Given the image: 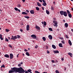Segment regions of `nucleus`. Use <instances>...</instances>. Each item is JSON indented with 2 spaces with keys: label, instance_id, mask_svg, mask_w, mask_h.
I'll list each match as a JSON object with an SVG mask.
<instances>
[{
  "label": "nucleus",
  "instance_id": "62",
  "mask_svg": "<svg viewBox=\"0 0 73 73\" xmlns=\"http://www.w3.org/2000/svg\"><path fill=\"white\" fill-rule=\"evenodd\" d=\"M43 3H45L46 1H42Z\"/></svg>",
  "mask_w": 73,
  "mask_h": 73
},
{
  "label": "nucleus",
  "instance_id": "27",
  "mask_svg": "<svg viewBox=\"0 0 73 73\" xmlns=\"http://www.w3.org/2000/svg\"><path fill=\"white\" fill-rule=\"evenodd\" d=\"M26 54L27 56H29V55H30L29 53H28V52H27L26 53Z\"/></svg>",
  "mask_w": 73,
  "mask_h": 73
},
{
  "label": "nucleus",
  "instance_id": "22",
  "mask_svg": "<svg viewBox=\"0 0 73 73\" xmlns=\"http://www.w3.org/2000/svg\"><path fill=\"white\" fill-rule=\"evenodd\" d=\"M52 46L53 48V49H55L56 48V46H55L54 45L52 44Z\"/></svg>",
  "mask_w": 73,
  "mask_h": 73
},
{
  "label": "nucleus",
  "instance_id": "29",
  "mask_svg": "<svg viewBox=\"0 0 73 73\" xmlns=\"http://www.w3.org/2000/svg\"><path fill=\"white\" fill-rule=\"evenodd\" d=\"M42 39L43 40V41H45L46 40V38H45V37H42Z\"/></svg>",
  "mask_w": 73,
  "mask_h": 73
},
{
  "label": "nucleus",
  "instance_id": "43",
  "mask_svg": "<svg viewBox=\"0 0 73 73\" xmlns=\"http://www.w3.org/2000/svg\"><path fill=\"white\" fill-rule=\"evenodd\" d=\"M9 47H10V48H12V46H11V44H9Z\"/></svg>",
  "mask_w": 73,
  "mask_h": 73
},
{
  "label": "nucleus",
  "instance_id": "26",
  "mask_svg": "<svg viewBox=\"0 0 73 73\" xmlns=\"http://www.w3.org/2000/svg\"><path fill=\"white\" fill-rule=\"evenodd\" d=\"M46 12L47 14V15H49V11H48V10H46Z\"/></svg>",
  "mask_w": 73,
  "mask_h": 73
},
{
  "label": "nucleus",
  "instance_id": "38",
  "mask_svg": "<svg viewBox=\"0 0 73 73\" xmlns=\"http://www.w3.org/2000/svg\"><path fill=\"white\" fill-rule=\"evenodd\" d=\"M6 32H8L9 31H10L8 29H6Z\"/></svg>",
  "mask_w": 73,
  "mask_h": 73
},
{
  "label": "nucleus",
  "instance_id": "16",
  "mask_svg": "<svg viewBox=\"0 0 73 73\" xmlns=\"http://www.w3.org/2000/svg\"><path fill=\"white\" fill-rule=\"evenodd\" d=\"M64 26L66 28H67L68 27V24L66 23H65L64 24Z\"/></svg>",
  "mask_w": 73,
  "mask_h": 73
},
{
  "label": "nucleus",
  "instance_id": "17",
  "mask_svg": "<svg viewBox=\"0 0 73 73\" xmlns=\"http://www.w3.org/2000/svg\"><path fill=\"white\" fill-rule=\"evenodd\" d=\"M0 38L1 40H3L4 39V38L2 37V35L1 34L0 35Z\"/></svg>",
  "mask_w": 73,
  "mask_h": 73
},
{
  "label": "nucleus",
  "instance_id": "36",
  "mask_svg": "<svg viewBox=\"0 0 73 73\" xmlns=\"http://www.w3.org/2000/svg\"><path fill=\"white\" fill-rule=\"evenodd\" d=\"M5 40L6 41H7V42H8L9 40H8V39H7V38H6L5 39Z\"/></svg>",
  "mask_w": 73,
  "mask_h": 73
},
{
  "label": "nucleus",
  "instance_id": "3",
  "mask_svg": "<svg viewBox=\"0 0 73 73\" xmlns=\"http://www.w3.org/2000/svg\"><path fill=\"white\" fill-rule=\"evenodd\" d=\"M53 23L54 24V27H58V25L57 24H58V23H57V22L56 21H53Z\"/></svg>",
  "mask_w": 73,
  "mask_h": 73
},
{
  "label": "nucleus",
  "instance_id": "24",
  "mask_svg": "<svg viewBox=\"0 0 73 73\" xmlns=\"http://www.w3.org/2000/svg\"><path fill=\"white\" fill-rule=\"evenodd\" d=\"M59 46H60V47H61V48H62V47H63L62 43H59Z\"/></svg>",
  "mask_w": 73,
  "mask_h": 73
},
{
  "label": "nucleus",
  "instance_id": "53",
  "mask_svg": "<svg viewBox=\"0 0 73 73\" xmlns=\"http://www.w3.org/2000/svg\"><path fill=\"white\" fill-rule=\"evenodd\" d=\"M18 66H21V64H19L18 65Z\"/></svg>",
  "mask_w": 73,
  "mask_h": 73
},
{
  "label": "nucleus",
  "instance_id": "34",
  "mask_svg": "<svg viewBox=\"0 0 73 73\" xmlns=\"http://www.w3.org/2000/svg\"><path fill=\"white\" fill-rule=\"evenodd\" d=\"M24 17L26 18V19H29V17L28 16H25Z\"/></svg>",
  "mask_w": 73,
  "mask_h": 73
},
{
  "label": "nucleus",
  "instance_id": "32",
  "mask_svg": "<svg viewBox=\"0 0 73 73\" xmlns=\"http://www.w3.org/2000/svg\"><path fill=\"white\" fill-rule=\"evenodd\" d=\"M36 9L37 10V11H39V10H40V9L39 8L36 7Z\"/></svg>",
  "mask_w": 73,
  "mask_h": 73
},
{
  "label": "nucleus",
  "instance_id": "45",
  "mask_svg": "<svg viewBox=\"0 0 73 73\" xmlns=\"http://www.w3.org/2000/svg\"><path fill=\"white\" fill-rule=\"evenodd\" d=\"M37 48H38V45H36L35 46V48H36V49H37Z\"/></svg>",
  "mask_w": 73,
  "mask_h": 73
},
{
  "label": "nucleus",
  "instance_id": "60",
  "mask_svg": "<svg viewBox=\"0 0 73 73\" xmlns=\"http://www.w3.org/2000/svg\"><path fill=\"white\" fill-rule=\"evenodd\" d=\"M63 22H64V23H65V20H63Z\"/></svg>",
  "mask_w": 73,
  "mask_h": 73
},
{
  "label": "nucleus",
  "instance_id": "63",
  "mask_svg": "<svg viewBox=\"0 0 73 73\" xmlns=\"http://www.w3.org/2000/svg\"><path fill=\"white\" fill-rule=\"evenodd\" d=\"M23 64V62H21V64Z\"/></svg>",
  "mask_w": 73,
  "mask_h": 73
},
{
  "label": "nucleus",
  "instance_id": "9",
  "mask_svg": "<svg viewBox=\"0 0 73 73\" xmlns=\"http://www.w3.org/2000/svg\"><path fill=\"white\" fill-rule=\"evenodd\" d=\"M48 38L49 39H50V40H52V38H53V37H52V36L51 35H48Z\"/></svg>",
  "mask_w": 73,
  "mask_h": 73
},
{
  "label": "nucleus",
  "instance_id": "58",
  "mask_svg": "<svg viewBox=\"0 0 73 73\" xmlns=\"http://www.w3.org/2000/svg\"><path fill=\"white\" fill-rule=\"evenodd\" d=\"M42 10H44V7H42Z\"/></svg>",
  "mask_w": 73,
  "mask_h": 73
},
{
  "label": "nucleus",
  "instance_id": "59",
  "mask_svg": "<svg viewBox=\"0 0 73 73\" xmlns=\"http://www.w3.org/2000/svg\"><path fill=\"white\" fill-rule=\"evenodd\" d=\"M64 58H61L62 61H64Z\"/></svg>",
  "mask_w": 73,
  "mask_h": 73
},
{
  "label": "nucleus",
  "instance_id": "51",
  "mask_svg": "<svg viewBox=\"0 0 73 73\" xmlns=\"http://www.w3.org/2000/svg\"><path fill=\"white\" fill-rule=\"evenodd\" d=\"M24 51L25 52H28V50L26 49H25Z\"/></svg>",
  "mask_w": 73,
  "mask_h": 73
},
{
  "label": "nucleus",
  "instance_id": "21",
  "mask_svg": "<svg viewBox=\"0 0 73 73\" xmlns=\"http://www.w3.org/2000/svg\"><path fill=\"white\" fill-rule=\"evenodd\" d=\"M68 16L70 17V18H72V14H68Z\"/></svg>",
  "mask_w": 73,
  "mask_h": 73
},
{
  "label": "nucleus",
  "instance_id": "55",
  "mask_svg": "<svg viewBox=\"0 0 73 73\" xmlns=\"http://www.w3.org/2000/svg\"><path fill=\"white\" fill-rule=\"evenodd\" d=\"M20 31H21V32H23V30L22 29H21L20 30Z\"/></svg>",
  "mask_w": 73,
  "mask_h": 73
},
{
  "label": "nucleus",
  "instance_id": "5",
  "mask_svg": "<svg viewBox=\"0 0 73 73\" xmlns=\"http://www.w3.org/2000/svg\"><path fill=\"white\" fill-rule=\"evenodd\" d=\"M31 36L32 37V38H33L34 39H35V38H36L37 37L36 35L34 34L32 35Z\"/></svg>",
  "mask_w": 73,
  "mask_h": 73
},
{
  "label": "nucleus",
  "instance_id": "44",
  "mask_svg": "<svg viewBox=\"0 0 73 73\" xmlns=\"http://www.w3.org/2000/svg\"><path fill=\"white\" fill-rule=\"evenodd\" d=\"M65 37H66V38H69L68 36L67 35H66Z\"/></svg>",
  "mask_w": 73,
  "mask_h": 73
},
{
  "label": "nucleus",
  "instance_id": "20",
  "mask_svg": "<svg viewBox=\"0 0 73 73\" xmlns=\"http://www.w3.org/2000/svg\"><path fill=\"white\" fill-rule=\"evenodd\" d=\"M9 73H14V71H13V70H9Z\"/></svg>",
  "mask_w": 73,
  "mask_h": 73
},
{
  "label": "nucleus",
  "instance_id": "4",
  "mask_svg": "<svg viewBox=\"0 0 73 73\" xmlns=\"http://www.w3.org/2000/svg\"><path fill=\"white\" fill-rule=\"evenodd\" d=\"M12 38H11V40H13L14 41H15V39H17V36H12Z\"/></svg>",
  "mask_w": 73,
  "mask_h": 73
},
{
  "label": "nucleus",
  "instance_id": "23",
  "mask_svg": "<svg viewBox=\"0 0 73 73\" xmlns=\"http://www.w3.org/2000/svg\"><path fill=\"white\" fill-rule=\"evenodd\" d=\"M37 5L39 6V7H41V5L38 2H37Z\"/></svg>",
  "mask_w": 73,
  "mask_h": 73
},
{
  "label": "nucleus",
  "instance_id": "47",
  "mask_svg": "<svg viewBox=\"0 0 73 73\" xmlns=\"http://www.w3.org/2000/svg\"><path fill=\"white\" fill-rule=\"evenodd\" d=\"M51 9H52V10L53 11V10H54V8L53 7L51 6Z\"/></svg>",
  "mask_w": 73,
  "mask_h": 73
},
{
  "label": "nucleus",
  "instance_id": "25",
  "mask_svg": "<svg viewBox=\"0 0 73 73\" xmlns=\"http://www.w3.org/2000/svg\"><path fill=\"white\" fill-rule=\"evenodd\" d=\"M42 4L43 6H46V3L44 2Z\"/></svg>",
  "mask_w": 73,
  "mask_h": 73
},
{
  "label": "nucleus",
  "instance_id": "19",
  "mask_svg": "<svg viewBox=\"0 0 73 73\" xmlns=\"http://www.w3.org/2000/svg\"><path fill=\"white\" fill-rule=\"evenodd\" d=\"M68 55H69L70 56V57H72V56L73 55V54H72L70 52H68Z\"/></svg>",
  "mask_w": 73,
  "mask_h": 73
},
{
  "label": "nucleus",
  "instance_id": "64",
  "mask_svg": "<svg viewBox=\"0 0 73 73\" xmlns=\"http://www.w3.org/2000/svg\"><path fill=\"white\" fill-rule=\"evenodd\" d=\"M71 31H72V32H73V29H71Z\"/></svg>",
  "mask_w": 73,
  "mask_h": 73
},
{
  "label": "nucleus",
  "instance_id": "41",
  "mask_svg": "<svg viewBox=\"0 0 73 73\" xmlns=\"http://www.w3.org/2000/svg\"><path fill=\"white\" fill-rule=\"evenodd\" d=\"M14 9L15 10V11H18V9L16 7H15Z\"/></svg>",
  "mask_w": 73,
  "mask_h": 73
},
{
  "label": "nucleus",
  "instance_id": "13",
  "mask_svg": "<svg viewBox=\"0 0 73 73\" xmlns=\"http://www.w3.org/2000/svg\"><path fill=\"white\" fill-rule=\"evenodd\" d=\"M4 56L6 58H9V56L8 54H6Z\"/></svg>",
  "mask_w": 73,
  "mask_h": 73
},
{
  "label": "nucleus",
  "instance_id": "46",
  "mask_svg": "<svg viewBox=\"0 0 73 73\" xmlns=\"http://www.w3.org/2000/svg\"><path fill=\"white\" fill-rule=\"evenodd\" d=\"M47 53H48V54H49V53H50V52H49V51L47 50Z\"/></svg>",
  "mask_w": 73,
  "mask_h": 73
},
{
  "label": "nucleus",
  "instance_id": "50",
  "mask_svg": "<svg viewBox=\"0 0 73 73\" xmlns=\"http://www.w3.org/2000/svg\"><path fill=\"white\" fill-rule=\"evenodd\" d=\"M26 11L27 12V13H29V10H26Z\"/></svg>",
  "mask_w": 73,
  "mask_h": 73
},
{
  "label": "nucleus",
  "instance_id": "49",
  "mask_svg": "<svg viewBox=\"0 0 73 73\" xmlns=\"http://www.w3.org/2000/svg\"><path fill=\"white\" fill-rule=\"evenodd\" d=\"M62 44H65V42H64V40L62 41Z\"/></svg>",
  "mask_w": 73,
  "mask_h": 73
},
{
  "label": "nucleus",
  "instance_id": "12",
  "mask_svg": "<svg viewBox=\"0 0 73 73\" xmlns=\"http://www.w3.org/2000/svg\"><path fill=\"white\" fill-rule=\"evenodd\" d=\"M54 53L56 54V53H59V51L58 50H54Z\"/></svg>",
  "mask_w": 73,
  "mask_h": 73
},
{
  "label": "nucleus",
  "instance_id": "37",
  "mask_svg": "<svg viewBox=\"0 0 73 73\" xmlns=\"http://www.w3.org/2000/svg\"><path fill=\"white\" fill-rule=\"evenodd\" d=\"M55 72L56 73H60V72H59V71L58 70H56Z\"/></svg>",
  "mask_w": 73,
  "mask_h": 73
},
{
  "label": "nucleus",
  "instance_id": "52",
  "mask_svg": "<svg viewBox=\"0 0 73 73\" xmlns=\"http://www.w3.org/2000/svg\"><path fill=\"white\" fill-rule=\"evenodd\" d=\"M39 1L41 3H42V0H39Z\"/></svg>",
  "mask_w": 73,
  "mask_h": 73
},
{
  "label": "nucleus",
  "instance_id": "33",
  "mask_svg": "<svg viewBox=\"0 0 73 73\" xmlns=\"http://www.w3.org/2000/svg\"><path fill=\"white\" fill-rule=\"evenodd\" d=\"M44 25L45 26L46 25V22H45V21H44Z\"/></svg>",
  "mask_w": 73,
  "mask_h": 73
},
{
  "label": "nucleus",
  "instance_id": "28",
  "mask_svg": "<svg viewBox=\"0 0 73 73\" xmlns=\"http://www.w3.org/2000/svg\"><path fill=\"white\" fill-rule=\"evenodd\" d=\"M48 29L49 31H53V30L51 28H48Z\"/></svg>",
  "mask_w": 73,
  "mask_h": 73
},
{
  "label": "nucleus",
  "instance_id": "35",
  "mask_svg": "<svg viewBox=\"0 0 73 73\" xmlns=\"http://www.w3.org/2000/svg\"><path fill=\"white\" fill-rule=\"evenodd\" d=\"M21 37V36L19 35H17V38H20Z\"/></svg>",
  "mask_w": 73,
  "mask_h": 73
},
{
  "label": "nucleus",
  "instance_id": "10",
  "mask_svg": "<svg viewBox=\"0 0 73 73\" xmlns=\"http://www.w3.org/2000/svg\"><path fill=\"white\" fill-rule=\"evenodd\" d=\"M31 14H34L35 13V11L33 10H31L30 11Z\"/></svg>",
  "mask_w": 73,
  "mask_h": 73
},
{
  "label": "nucleus",
  "instance_id": "8",
  "mask_svg": "<svg viewBox=\"0 0 73 73\" xmlns=\"http://www.w3.org/2000/svg\"><path fill=\"white\" fill-rule=\"evenodd\" d=\"M64 11H60V13L61 15H63Z\"/></svg>",
  "mask_w": 73,
  "mask_h": 73
},
{
  "label": "nucleus",
  "instance_id": "6",
  "mask_svg": "<svg viewBox=\"0 0 73 73\" xmlns=\"http://www.w3.org/2000/svg\"><path fill=\"white\" fill-rule=\"evenodd\" d=\"M10 59L11 60H12L13 58V55L12 54V53L10 54Z\"/></svg>",
  "mask_w": 73,
  "mask_h": 73
},
{
  "label": "nucleus",
  "instance_id": "14",
  "mask_svg": "<svg viewBox=\"0 0 73 73\" xmlns=\"http://www.w3.org/2000/svg\"><path fill=\"white\" fill-rule=\"evenodd\" d=\"M35 28L38 30H40V27L37 26L35 27Z\"/></svg>",
  "mask_w": 73,
  "mask_h": 73
},
{
  "label": "nucleus",
  "instance_id": "18",
  "mask_svg": "<svg viewBox=\"0 0 73 73\" xmlns=\"http://www.w3.org/2000/svg\"><path fill=\"white\" fill-rule=\"evenodd\" d=\"M22 14L23 15H28V13H27L25 12H23L22 13Z\"/></svg>",
  "mask_w": 73,
  "mask_h": 73
},
{
  "label": "nucleus",
  "instance_id": "31",
  "mask_svg": "<svg viewBox=\"0 0 73 73\" xmlns=\"http://www.w3.org/2000/svg\"><path fill=\"white\" fill-rule=\"evenodd\" d=\"M27 72H29V73L31 72V70L30 69H29L28 70H27Z\"/></svg>",
  "mask_w": 73,
  "mask_h": 73
},
{
  "label": "nucleus",
  "instance_id": "61",
  "mask_svg": "<svg viewBox=\"0 0 73 73\" xmlns=\"http://www.w3.org/2000/svg\"><path fill=\"white\" fill-rule=\"evenodd\" d=\"M18 11L19 12H20V9H18Z\"/></svg>",
  "mask_w": 73,
  "mask_h": 73
},
{
  "label": "nucleus",
  "instance_id": "40",
  "mask_svg": "<svg viewBox=\"0 0 73 73\" xmlns=\"http://www.w3.org/2000/svg\"><path fill=\"white\" fill-rule=\"evenodd\" d=\"M35 73H40V72H38V71H35Z\"/></svg>",
  "mask_w": 73,
  "mask_h": 73
},
{
  "label": "nucleus",
  "instance_id": "2",
  "mask_svg": "<svg viewBox=\"0 0 73 73\" xmlns=\"http://www.w3.org/2000/svg\"><path fill=\"white\" fill-rule=\"evenodd\" d=\"M11 70H13L14 72H18V68L14 67L11 68Z\"/></svg>",
  "mask_w": 73,
  "mask_h": 73
},
{
  "label": "nucleus",
  "instance_id": "15",
  "mask_svg": "<svg viewBox=\"0 0 73 73\" xmlns=\"http://www.w3.org/2000/svg\"><path fill=\"white\" fill-rule=\"evenodd\" d=\"M29 25H27V31H29Z\"/></svg>",
  "mask_w": 73,
  "mask_h": 73
},
{
  "label": "nucleus",
  "instance_id": "1",
  "mask_svg": "<svg viewBox=\"0 0 73 73\" xmlns=\"http://www.w3.org/2000/svg\"><path fill=\"white\" fill-rule=\"evenodd\" d=\"M18 72H23V73L25 72V71L22 67H20L19 68H18Z\"/></svg>",
  "mask_w": 73,
  "mask_h": 73
},
{
  "label": "nucleus",
  "instance_id": "11",
  "mask_svg": "<svg viewBox=\"0 0 73 73\" xmlns=\"http://www.w3.org/2000/svg\"><path fill=\"white\" fill-rule=\"evenodd\" d=\"M68 44H69L70 45V46H71L72 45V42H71V41L70 40H68Z\"/></svg>",
  "mask_w": 73,
  "mask_h": 73
},
{
  "label": "nucleus",
  "instance_id": "42",
  "mask_svg": "<svg viewBox=\"0 0 73 73\" xmlns=\"http://www.w3.org/2000/svg\"><path fill=\"white\" fill-rule=\"evenodd\" d=\"M17 6L18 7H21V5L20 4H18L17 5Z\"/></svg>",
  "mask_w": 73,
  "mask_h": 73
},
{
  "label": "nucleus",
  "instance_id": "7",
  "mask_svg": "<svg viewBox=\"0 0 73 73\" xmlns=\"http://www.w3.org/2000/svg\"><path fill=\"white\" fill-rule=\"evenodd\" d=\"M63 15L65 17H66L67 16L68 14H67V13L66 11H64V13H63Z\"/></svg>",
  "mask_w": 73,
  "mask_h": 73
},
{
  "label": "nucleus",
  "instance_id": "54",
  "mask_svg": "<svg viewBox=\"0 0 73 73\" xmlns=\"http://www.w3.org/2000/svg\"><path fill=\"white\" fill-rule=\"evenodd\" d=\"M53 4L54 5L56 4V2L55 1H54L53 2Z\"/></svg>",
  "mask_w": 73,
  "mask_h": 73
},
{
  "label": "nucleus",
  "instance_id": "39",
  "mask_svg": "<svg viewBox=\"0 0 73 73\" xmlns=\"http://www.w3.org/2000/svg\"><path fill=\"white\" fill-rule=\"evenodd\" d=\"M1 68H5V66L4 64H3L1 67Z\"/></svg>",
  "mask_w": 73,
  "mask_h": 73
},
{
  "label": "nucleus",
  "instance_id": "56",
  "mask_svg": "<svg viewBox=\"0 0 73 73\" xmlns=\"http://www.w3.org/2000/svg\"><path fill=\"white\" fill-rule=\"evenodd\" d=\"M46 49H48V46H46Z\"/></svg>",
  "mask_w": 73,
  "mask_h": 73
},
{
  "label": "nucleus",
  "instance_id": "30",
  "mask_svg": "<svg viewBox=\"0 0 73 73\" xmlns=\"http://www.w3.org/2000/svg\"><path fill=\"white\" fill-rule=\"evenodd\" d=\"M67 13H68V14H70V12L69 11H68V10H67Z\"/></svg>",
  "mask_w": 73,
  "mask_h": 73
},
{
  "label": "nucleus",
  "instance_id": "57",
  "mask_svg": "<svg viewBox=\"0 0 73 73\" xmlns=\"http://www.w3.org/2000/svg\"><path fill=\"white\" fill-rule=\"evenodd\" d=\"M22 1L23 2V3H25V0H22Z\"/></svg>",
  "mask_w": 73,
  "mask_h": 73
},
{
  "label": "nucleus",
  "instance_id": "48",
  "mask_svg": "<svg viewBox=\"0 0 73 73\" xmlns=\"http://www.w3.org/2000/svg\"><path fill=\"white\" fill-rule=\"evenodd\" d=\"M51 61L52 63H54V62H55L54 60H52Z\"/></svg>",
  "mask_w": 73,
  "mask_h": 73
}]
</instances>
